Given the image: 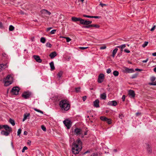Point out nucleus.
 <instances>
[{"instance_id": "obj_1", "label": "nucleus", "mask_w": 156, "mask_h": 156, "mask_svg": "<svg viewBox=\"0 0 156 156\" xmlns=\"http://www.w3.org/2000/svg\"><path fill=\"white\" fill-rule=\"evenodd\" d=\"M82 142L79 139L74 142L72 145V151L74 154H78L81 150L82 147Z\"/></svg>"}, {"instance_id": "obj_2", "label": "nucleus", "mask_w": 156, "mask_h": 156, "mask_svg": "<svg viewBox=\"0 0 156 156\" xmlns=\"http://www.w3.org/2000/svg\"><path fill=\"white\" fill-rule=\"evenodd\" d=\"M59 105L62 110L65 111H68L70 106L69 101L66 99L61 100L59 102Z\"/></svg>"}, {"instance_id": "obj_3", "label": "nucleus", "mask_w": 156, "mask_h": 156, "mask_svg": "<svg viewBox=\"0 0 156 156\" xmlns=\"http://www.w3.org/2000/svg\"><path fill=\"white\" fill-rule=\"evenodd\" d=\"M31 95V93L29 91L24 92L22 94V97L25 99L29 98Z\"/></svg>"}, {"instance_id": "obj_4", "label": "nucleus", "mask_w": 156, "mask_h": 156, "mask_svg": "<svg viewBox=\"0 0 156 156\" xmlns=\"http://www.w3.org/2000/svg\"><path fill=\"white\" fill-rule=\"evenodd\" d=\"M124 69L123 70V72L126 73H134L135 71L132 68L129 69L126 67H124Z\"/></svg>"}, {"instance_id": "obj_5", "label": "nucleus", "mask_w": 156, "mask_h": 156, "mask_svg": "<svg viewBox=\"0 0 156 156\" xmlns=\"http://www.w3.org/2000/svg\"><path fill=\"white\" fill-rule=\"evenodd\" d=\"M63 123L68 129L70 128L72 125L71 122L68 119L66 120L63 121Z\"/></svg>"}, {"instance_id": "obj_6", "label": "nucleus", "mask_w": 156, "mask_h": 156, "mask_svg": "<svg viewBox=\"0 0 156 156\" xmlns=\"http://www.w3.org/2000/svg\"><path fill=\"white\" fill-rule=\"evenodd\" d=\"M74 133L76 135L78 136L79 135H82V136L83 137V135L82 130L80 128H76L74 130Z\"/></svg>"}, {"instance_id": "obj_7", "label": "nucleus", "mask_w": 156, "mask_h": 156, "mask_svg": "<svg viewBox=\"0 0 156 156\" xmlns=\"http://www.w3.org/2000/svg\"><path fill=\"white\" fill-rule=\"evenodd\" d=\"M20 89L17 87H14L12 89L11 92L14 94L17 95L18 94Z\"/></svg>"}, {"instance_id": "obj_8", "label": "nucleus", "mask_w": 156, "mask_h": 156, "mask_svg": "<svg viewBox=\"0 0 156 156\" xmlns=\"http://www.w3.org/2000/svg\"><path fill=\"white\" fill-rule=\"evenodd\" d=\"M105 78V75L103 73H101L98 76V81L99 83H102Z\"/></svg>"}, {"instance_id": "obj_9", "label": "nucleus", "mask_w": 156, "mask_h": 156, "mask_svg": "<svg viewBox=\"0 0 156 156\" xmlns=\"http://www.w3.org/2000/svg\"><path fill=\"white\" fill-rule=\"evenodd\" d=\"M2 128H4L6 131H7L9 132H12V128L7 125H2Z\"/></svg>"}, {"instance_id": "obj_10", "label": "nucleus", "mask_w": 156, "mask_h": 156, "mask_svg": "<svg viewBox=\"0 0 156 156\" xmlns=\"http://www.w3.org/2000/svg\"><path fill=\"white\" fill-rule=\"evenodd\" d=\"M129 97L134 98L135 97V93L134 91L132 90H129L128 92Z\"/></svg>"}, {"instance_id": "obj_11", "label": "nucleus", "mask_w": 156, "mask_h": 156, "mask_svg": "<svg viewBox=\"0 0 156 156\" xmlns=\"http://www.w3.org/2000/svg\"><path fill=\"white\" fill-rule=\"evenodd\" d=\"M33 56L37 62L39 63H41L42 62V60L40 58L39 56L34 55Z\"/></svg>"}, {"instance_id": "obj_12", "label": "nucleus", "mask_w": 156, "mask_h": 156, "mask_svg": "<svg viewBox=\"0 0 156 156\" xmlns=\"http://www.w3.org/2000/svg\"><path fill=\"white\" fill-rule=\"evenodd\" d=\"M108 105L110 106H115L117 105V103L115 101H109L108 102Z\"/></svg>"}, {"instance_id": "obj_13", "label": "nucleus", "mask_w": 156, "mask_h": 156, "mask_svg": "<svg viewBox=\"0 0 156 156\" xmlns=\"http://www.w3.org/2000/svg\"><path fill=\"white\" fill-rule=\"evenodd\" d=\"M8 67V66L7 64H0V72L2 71V70L5 69V68Z\"/></svg>"}, {"instance_id": "obj_14", "label": "nucleus", "mask_w": 156, "mask_h": 156, "mask_svg": "<svg viewBox=\"0 0 156 156\" xmlns=\"http://www.w3.org/2000/svg\"><path fill=\"white\" fill-rule=\"evenodd\" d=\"M99 101L98 99H96L94 102V106L96 108H98L99 107Z\"/></svg>"}, {"instance_id": "obj_15", "label": "nucleus", "mask_w": 156, "mask_h": 156, "mask_svg": "<svg viewBox=\"0 0 156 156\" xmlns=\"http://www.w3.org/2000/svg\"><path fill=\"white\" fill-rule=\"evenodd\" d=\"M10 133V132H9L7 131L2 130L1 131V133L2 135L5 136H8L9 134Z\"/></svg>"}, {"instance_id": "obj_16", "label": "nucleus", "mask_w": 156, "mask_h": 156, "mask_svg": "<svg viewBox=\"0 0 156 156\" xmlns=\"http://www.w3.org/2000/svg\"><path fill=\"white\" fill-rule=\"evenodd\" d=\"M4 82V85L5 86H8L10 85L12 83V81H8V80H3Z\"/></svg>"}, {"instance_id": "obj_17", "label": "nucleus", "mask_w": 156, "mask_h": 156, "mask_svg": "<svg viewBox=\"0 0 156 156\" xmlns=\"http://www.w3.org/2000/svg\"><path fill=\"white\" fill-rule=\"evenodd\" d=\"M12 78L10 75H8L6 78L4 79V80H8V81H12Z\"/></svg>"}, {"instance_id": "obj_18", "label": "nucleus", "mask_w": 156, "mask_h": 156, "mask_svg": "<svg viewBox=\"0 0 156 156\" xmlns=\"http://www.w3.org/2000/svg\"><path fill=\"white\" fill-rule=\"evenodd\" d=\"M57 55V54L56 52L54 51L51 52L49 55V56L52 59L54 58Z\"/></svg>"}, {"instance_id": "obj_19", "label": "nucleus", "mask_w": 156, "mask_h": 156, "mask_svg": "<svg viewBox=\"0 0 156 156\" xmlns=\"http://www.w3.org/2000/svg\"><path fill=\"white\" fill-rule=\"evenodd\" d=\"M41 12L42 13H43L46 14L48 15L49 16L51 14V13L50 12L48 11V10L45 9H44L43 10H42Z\"/></svg>"}, {"instance_id": "obj_20", "label": "nucleus", "mask_w": 156, "mask_h": 156, "mask_svg": "<svg viewBox=\"0 0 156 156\" xmlns=\"http://www.w3.org/2000/svg\"><path fill=\"white\" fill-rule=\"evenodd\" d=\"M100 97L101 99L103 100H105L106 97V95L105 93H104L101 94Z\"/></svg>"}, {"instance_id": "obj_21", "label": "nucleus", "mask_w": 156, "mask_h": 156, "mask_svg": "<svg viewBox=\"0 0 156 156\" xmlns=\"http://www.w3.org/2000/svg\"><path fill=\"white\" fill-rule=\"evenodd\" d=\"M147 150L148 153H151L152 152V150L150 148L149 145L148 144H147Z\"/></svg>"}, {"instance_id": "obj_22", "label": "nucleus", "mask_w": 156, "mask_h": 156, "mask_svg": "<svg viewBox=\"0 0 156 156\" xmlns=\"http://www.w3.org/2000/svg\"><path fill=\"white\" fill-rule=\"evenodd\" d=\"M81 18H77L76 17H73L72 18V20L74 22H77L80 21Z\"/></svg>"}, {"instance_id": "obj_23", "label": "nucleus", "mask_w": 156, "mask_h": 156, "mask_svg": "<svg viewBox=\"0 0 156 156\" xmlns=\"http://www.w3.org/2000/svg\"><path fill=\"white\" fill-rule=\"evenodd\" d=\"M49 64L51 69L52 70H54L55 69V67L54 66V62H51Z\"/></svg>"}, {"instance_id": "obj_24", "label": "nucleus", "mask_w": 156, "mask_h": 156, "mask_svg": "<svg viewBox=\"0 0 156 156\" xmlns=\"http://www.w3.org/2000/svg\"><path fill=\"white\" fill-rule=\"evenodd\" d=\"M30 115L29 113H26L24 115V118L23 119V121H25L27 118V117Z\"/></svg>"}, {"instance_id": "obj_25", "label": "nucleus", "mask_w": 156, "mask_h": 156, "mask_svg": "<svg viewBox=\"0 0 156 156\" xmlns=\"http://www.w3.org/2000/svg\"><path fill=\"white\" fill-rule=\"evenodd\" d=\"M118 49L117 48H115V49L112 51V56L113 57H114L115 56L116 54V53Z\"/></svg>"}, {"instance_id": "obj_26", "label": "nucleus", "mask_w": 156, "mask_h": 156, "mask_svg": "<svg viewBox=\"0 0 156 156\" xmlns=\"http://www.w3.org/2000/svg\"><path fill=\"white\" fill-rule=\"evenodd\" d=\"M100 119L102 121L106 122L107 120L108 119V118L104 116H102L100 117Z\"/></svg>"}, {"instance_id": "obj_27", "label": "nucleus", "mask_w": 156, "mask_h": 156, "mask_svg": "<svg viewBox=\"0 0 156 156\" xmlns=\"http://www.w3.org/2000/svg\"><path fill=\"white\" fill-rule=\"evenodd\" d=\"M9 122L13 126H14L15 125V123L14 121L10 118L9 120Z\"/></svg>"}, {"instance_id": "obj_28", "label": "nucleus", "mask_w": 156, "mask_h": 156, "mask_svg": "<svg viewBox=\"0 0 156 156\" xmlns=\"http://www.w3.org/2000/svg\"><path fill=\"white\" fill-rule=\"evenodd\" d=\"M126 47V45L125 44H122L121 46H118L116 47L117 48H120L122 49H123V48H124Z\"/></svg>"}, {"instance_id": "obj_29", "label": "nucleus", "mask_w": 156, "mask_h": 156, "mask_svg": "<svg viewBox=\"0 0 156 156\" xmlns=\"http://www.w3.org/2000/svg\"><path fill=\"white\" fill-rule=\"evenodd\" d=\"M40 41L42 43H44L46 41V39L45 37H42L40 39Z\"/></svg>"}, {"instance_id": "obj_30", "label": "nucleus", "mask_w": 156, "mask_h": 156, "mask_svg": "<svg viewBox=\"0 0 156 156\" xmlns=\"http://www.w3.org/2000/svg\"><path fill=\"white\" fill-rule=\"evenodd\" d=\"M63 74V72L62 71H60L57 74V75L58 77L60 78L62 76Z\"/></svg>"}, {"instance_id": "obj_31", "label": "nucleus", "mask_w": 156, "mask_h": 156, "mask_svg": "<svg viewBox=\"0 0 156 156\" xmlns=\"http://www.w3.org/2000/svg\"><path fill=\"white\" fill-rule=\"evenodd\" d=\"M14 27L12 25H10L9 26V30L10 31H12L14 30Z\"/></svg>"}, {"instance_id": "obj_32", "label": "nucleus", "mask_w": 156, "mask_h": 156, "mask_svg": "<svg viewBox=\"0 0 156 156\" xmlns=\"http://www.w3.org/2000/svg\"><path fill=\"white\" fill-rule=\"evenodd\" d=\"M119 73L118 71H114L113 72V74L115 76H118Z\"/></svg>"}, {"instance_id": "obj_33", "label": "nucleus", "mask_w": 156, "mask_h": 156, "mask_svg": "<svg viewBox=\"0 0 156 156\" xmlns=\"http://www.w3.org/2000/svg\"><path fill=\"white\" fill-rule=\"evenodd\" d=\"M91 27H92L91 24H90L88 25L84 26L83 27V28H88Z\"/></svg>"}, {"instance_id": "obj_34", "label": "nucleus", "mask_w": 156, "mask_h": 156, "mask_svg": "<svg viewBox=\"0 0 156 156\" xmlns=\"http://www.w3.org/2000/svg\"><path fill=\"white\" fill-rule=\"evenodd\" d=\"M137 75H138V74L137 73H136V74H134L132 76L131 78L132 79H134V78H136L137 77Z\"/></svg>"}, {"instance_id": "obj_35", "label": "nucleus", "mask_w": 156, "mask_h": 156, "mask_svg": "<svg viewBox=\"0 0 156 156\" xmlns=\"http://www.w3.org/2000/svg\"><path fill=\"white\" fill-rule=\"evenodd\" d=\"M148 43V42L147 41L144 42V44L142 45V47H143V48L145 47L147 45Z\"/></svg>"}, {"instance_id": "obj_36", "label": "nucleus", "mask_w": 156, "mask_h": 156, "mask_svg": "<svg viewBox=\"0 0 156 156\" xmlns=\"http://www.w3.org/2000/svg\"><path fill=\"white\" fill-rule=\"evenodd\" d=\"M85 20L83 19H80V23L83 25H84Z\"/></svg>"}, {"instance_id": "obj_37", "label": "nucleus", "mask_w": 156, "mask_h": 156, "mask_svg": "<svg viewBox=\"0 0 156 156\" xmlns=\"http://www.w3.org/2000/svg\"><path fill=\"white\" fill-rule=\"evenodd\" d=\"M91 25L92 27H94L96 28H98L100 27L99 25L98 24H91Z\"/></svg>"}, {"instance_id": "obj_38", "label": "nucleus", "mask_w": 156, "mask_h": 156, "mask_svg": "<svg viewBox=\"0 0 156 156\" xmlns=\"http://www.w3.org/2000/svg\"><path fill=\"white\" fill-rule=\"evenodd\" d=\"M34 110L35 111H37V112H40V113H42V114H43V112L42 111H41V110H40L38 109H37L36 108H34Z\"/></svg>"}, {"instance_id": "obj_39", "label": "nucleus", "mask_w": 156, "mask_h": 156, "mask_svg": "<svg viewBox=\"0 0 156 156\" xmlns=\"http://www.w3.org/2000/svg\"><path fill=\"white\" fill-rule=\"evenodd\" d=\"M106 122L109 124H111L112 123L111 120V119L108 118V119L107 120Z\"/></svg>"}, {"instance_id": "obj_40", "label": "nucleus", "mask_w": 156, "mask_h": 156, "mask_svg": "<svg viewBox=\"0 0 156 156\" xmlns=\"http://www.w3.org/2000/svg\"><path fill=\"white\" fill-rule=\"evenodd\" d=\"M156 79V78L154 76L151 77L150 78V80L152 82L154 81Z\"/></svg>"}, {"instance_id": "obj_41", "label": "nucleus", "mask_w": 156, "mask_h": 156, "mask_svg": "<svg viewBox=\"0 0 156 156\" xmlns=\"http://www.w3.org/2000/svg\"><path fill=\"white\" fill-rule=\"evenodd\" d=\"M21 130L20 129H18V131H17V135L19 136H20V134L21 133Z\"/></svg>"}, {"instance_id": "obj_42", "label": "nucleus", "mask_w": 156, "mask_h": 156, "mask_svg": "<svg viewBox=\"0 0 156 156\" xmlns=\"http://www.w3.org/2000/svg\"><path fill=\"white\" fill-rule=\"evenodd\" d=\"M41 128L44 131H46V129L45 126L43 125L41 126Z\"/></svg>"}, {"instance_id": "obj_43", "label": "nucleus", "mask_w": 156, "mask_h": 156, "mask_svg": "<svg viewBox=\"0 0 156 156\" xmlns=\"http://www.w3.org/2000/svg\"><path fill=\"white\" fill-rule=\"evenodd\" d=\"M46 46L47 47L51 48V45L50 44L49 42H48L46 44Z\"/></svg>"}, {"instance_id": "obj_44", "label": "nucleus", "mask_w": 156, "mask_h": 156, "mask_svg": "<svg viewBox=\"0 0 156 156\" xmlns=\"http://www.w3.org/2000/svg\"><path fill=\"white\" fill-rule=\"evenodd\" d=\"M80 87H78L75 88V90L77 93L79 92L80 91Z\"/></svg>"}, {"instance_id": "obj_45", "label": "nucleus", "mask_w": 156, "mask_h": 156, "mask_svg": "<svg viewBox=\"0 0 156 156\" xmlns=\"http://www.w3.org/2000/svg\"><path fill=\"white\" fill-rule=\"evenodd\" d=\"M149 84L150 85H151L155 86V85H156V81L154 82L149 83Z\"/></svg>"}, {"instance_id": "obj_46", "label": "nucleus", "mask_w": 156, "mask_h": 156, "mask_svg": "<svg viewBox=\"0 0 156 156\" xmlns=\"http://www.w3.org/2000/svg\"><path fill=\"white\" fill-rule=\"evenodd\" d=\"M56 30H53L51 31L50 32V34H55V32L56 31Z\"/></svg>"}, {"instance_id": "obj_47", "label": "nucleus", "mask_w": 156, "mask_h": 156, "mask_svg": "<svg viewBox=\"0 0 156 156\" xmlns=\"http://www.w3.org/2000/svg\"><path fill=\"white\" fill-rule=\"evenodd\" d=\"M65 38H66V42H69L71 40V39L69 37H65Z\"/></svg>"}, {"instance_id": "obj_48", "label": "nucleus", "mask_w": 156, "mask_h": 156, "mask_svg": "<svg viewBox=\"0 0 156 156\" xmlns=\"http://www.w3.org/2000/svg\"><path fill=\"white\" fill-rule=\"evenodd\" d=\"M112 72V70L110 69H108L106 70V72L107 73L109 74L111 73Z\"/></svg>"}, {"instance_id": "obj_49", "label": "nucleus", "mask_w": 156, "mask_h": 156, "mask_svg": "<svg viewBox=\"0 0 156 156\" xmlns=\"http://www.w3.org/2000/svg\"><path fill=\"white\" fill-rule=\"evenodd\" d=\"M27 147H26V146L24 147L22 149V152H24L25 151V150H27Z\"/></svg>"}, {"instance_id": "obj_50", "label": "nucleus", "mask_w": 156, "mask_h": 156, "mask_svg": "<svg viewBox=\"0 0 156 156\" xmlns=\"http://www.w3.org/2000/svg\"><path fill=\"white\" fill-rule=\"evenodd\" d=\"M106 47L105 45H104L103 46L101 47H100V49L101 50L104 49H106Z\"/></svg>"}, {"instance_id": "obj_51", "label": "nucleus", "mask_w": 156, "mask_h": 156, "mask_svg": "<svg viewBox=\"0 0 156 156\" xmlns=\"http://www.w3.org/2000/svg\"><path fill=\"white\" fill-rule=\"evenodd\" d=\"M100 17L99 16H91V18H96V19H98V18H100Z\"/></svg>"}, {"instance_id": "obj_52", "label": "nucleus", "mask_w": 156, "mask_h": 156, "mask_svg": "<svg viewBox=\"0 0 156 156\" xmlns=\"http://www.w3.org/2000/svg\"><path fill=\"white\" fill-rule=\"evenodd\" d=\"M88 48V47H80L79 48L81 50H84Z\"/></svg>"}, {"instance_id": "obj_53", "label": "nucleus", "mask_w": 156, "mask_h": 156, "mask_svg": "<svg viewBox=\"0 0 156 156\" xmlns=\"http://www.w3.org/2000/svg\"><path fill=\"white\" fill-rule=\"evenodd\" d=\"M83 16L84 17H87V18H91V16H89L88 15H83Z\"/></svg>"}, {"instance_id": "obj_54", "label": "nucleus", "mask_w": 156, "mask_h": 156, "mask_svg": "<svg viewBox=\"0 0 156 156\" xmlns=\"http://www.w3.org/2000/svg\"><path fill=\"white\" fill-rule=\"evenodd\" d=\"M124 51L127 53H129L130 52V51L128 49H126L124 50Z\"/></svg>"}, {"instance_id": "obj_55", "label": "nucleus", "mask_w": 156, "mask_h": 156, "mask_svg": "<svg viewBox=\"0 0 156 156\" xmlns=\"http://www.w3.org/2000/svg\"><path fill=\"white\" fill-rule=\"evenodd\" d=\"M156 27V26L155 25H154L152 28L151 29V31H153L154 30Z\"/></svg>"}, {"instance_id": "obj_56", "label": "nucleus", "mask_w": 156, "mask_h": 156, "mask_svg": "<svg viewBox=\"0 0 156 156\" xmlns=\"http://www.w3.org/2000/svg\"><path fill=\"white\" fill-rule=\"evenodd\" d=\"M84 25H88V21L85 20Z\"/></svg>"}, {"instance_id": "obj_57", "label": "nucleus", "mask_w": 156, "mask_h": 156, "mask_svg": "<svg viewBox=\"0 0 156 156\" xmlns=\"http://www.w3.org/2000/svg\"><path fill=\"white\" fill-rule=\"evenodd\" d=\"M100 5H101V7H103L104 6H106L107 5L105 4H102L101 3H100Z\"/></svg>"}, {"instance_id": "obj_58", "label": "nucleus", "mask_w": 156, "mask_h": 156, "mask_svg": "<svg viewBox=\"0 0 156 156\" xmlns=\"http://www.w3.org/2000/svg\"><path fill=\"white\" fill-rule=\"evenodd\" d=\"M148 58H147L146 60H144L142 61V62L143 63H146L147 62V61H148Z\"/></svg>"}, {"instance_id": "obj_59", "label": "nucleus", "mask_w": 156, "mask_h": 156, "mask_svg": "<svg viewBox=\"0 0 156 156\" xmlns=\"http://www.w3.org/2000/svg\"><path fill=\"white\" fill-rule=\"evenodd\" d=\"M83 98V101H84L87 98V97L86 96H84L83 97H82Z\"/></svg>"}, {"instance_id": "obj_60", "label": "nucleus", "mask_w": 156, "mask_h": 156, "mask_svg": "<svg viewBox=\"0 0 156 156\" xmlns=\"http://www.w3.org/2000/svg\"><path fill=\"white\" fill-rule=\"evenodd\" d=\"M122 99L123 101H124L125 100V95H123L122 98Z\"/></svg>"}, {"instance_id": "obj_61", "label": "nucleus", "mask_w": 156, "mask_h": 156, "mask_svg": "<svg viewBox=\"0 0 156 156\" xmlns=\"http://www.w3.org/2000/svg\"><path fill=\"white\" fill-rule=\"evenodd\" d=\"M90 156H98V154L95 153L92 154Z\"/></svg>"}, {"instance_id": "obj_62", "label": "nucleus", "mask_w": 156, "mask_h": 156, "mask_svg": "<svg viewBox=\"0 0 156 156\" xmlns=\"http://www.w3.org/2000/svg\"><path fill=\"white\" fill-rule=\"evenodd\" d=\"M141 115V113L140 112H138L136 113V116H138L139 115Z\"/></svg>"}, {"instance_id": "obj_63", "label": "nucleus", "mask_w": 156, "mask_h": 156, "mask_svg": "<svg viewBox=\"0 0 156 156\" xmlns=\"http://www.w3.org/2000/svg\"><path fill=\"white\" fill-rule=\"evenodd\" d=\"M135 70L136 71H140L141 70H142V69H141L138 68H136L135 69Z\"/></svg>"}, {"instance_id": "obj_64", "label": "nucleus", "mask_w": 156, "mask_h": 156, "mask_svg": "<svg viewBox=\"0 0 156 156\" xmlns=\"http://www.w3.org/2000/svg\"><path fill=\"white\" fill-rule=\"evenodd\" d=\"M52 28V27H51L48 28L47 29V31H49Z\"/></svg>"}]
</instances>
